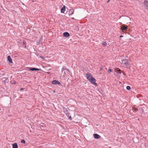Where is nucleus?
Masks as SVG:
<instances>
[{
  "mask_svg": "<svg viewBox=\"0 0 148 148\" xmlns=\"http://www.w3.org/2000/svg\"><path fill=\"white\" fill-rule=\"evenodd\" d=\"M28 69L29 70L32 71H39L40 69H39L35 68H30L29 67Z\"/></svg>",
  "mask_w": 148,
  "mask_h": 148,
  "instance_id": "0eeeda50",
  "label": "nucleus"
},
{
  "mask_svg": "<svg viewBox=\"0 0 148 148\" xmlns=\"http://www.w3.org/2000/svg\"><path fill=\"white\" fill-rule=\"evenodd\" d=\"M40 58H42V59H43V58L41 56H40Z\"/></svg>",
  "mask_w": 148,
  "mask_h": 148,
  "instance_id": "cd10ccee",
  "label": "nucleus"
},
{
  "mask_svg": "<svg viewBox=\"0 0 148 148\" xmlns=\"http://www.w3.org/2000/svg\"><path fill=\"white\" fill-rule=\"evenodd\" d=\"M89 81L92 84H97L95 83L96 80L93 77H91L90 79L89 80Z\"/></svg>",
  "mask_w": 148,
  "mask_h": 148,
  "instance_id": "20e7f679",
  "label": "nucleus"
},
{
  "mask_svg": "<svg viewBox=\"0 0 148 148\" xmlns=\"http://www.w3.org/2000/svg\"><path fill=\"white\" fill-rule=\"evenodd\" d=\"M63 35L64 37H69L70 36L69 34L67 32H64Z\"/></svg>",
  "mask_w": 148,
  "mask_h": 148,
  "instance_id": "1a4fd4ad",
  "label": "nucleus"
},
{
  "mask_svg": "<svg viewBox=\"0 0 148 148\" xmlns=\"http://www.w3.org/2000/svg\"><path fill=\"white\" fill-rule=\"evenodd\" d=\"M66 70L68 72H69V73H70V70H69V69H66Z\"/></svg>",
  "mask_w": 148,
  "mask_h": 148,
  "instance_id": "a878e982",
  "label": "nucleus"
},
{
  "mask_svg": "<svg viewBox=\"0 0 148 148\" xmlns=\"http://www.w3.org/2000/svg\"><path fill=\"white\" fill-rule=\"evenodd\" d=\"M108 72L109 73H110L112 72V70L110 69H109L108 70Z\"/></svg>",
  "mask_w": 148,
  "mask_h": 148,
  "instance_id": "6ab92c4d",
  "label": "nucleus"
},
{
  "mask_svg": "<svg viewBox=\"0 0 148 148\" xmlns=\"http://www.w3.org/2000/svg\"><path fill=\"white\" fill-rule=\"evenodd\" d=\"M23 45H25V47H26V42H25L24 41H23Z\"/></svg>",
  "mask_w": 148,
  "mask_h": 148,
  "instance_id": "5701e85b",
  "label": "nucleus"
},
{
  "mask_svg": "<svg viewBox=\"0 0 148 148\" xmlns=\"http://www.w3.org/2000/svg\"><path fill=\"white\" fill-rule=\"evenodd\" d=\"M93 136L95 139H99L100 138V135L97 134H93Z\"/></svg>",
  "mask_w": 148,
  "mask_h": 148,
  "instance_id": "6e6552de",
  "label": "nucleus"
},
{
  "mask_svg": "<svg viewBox=\"0 0 148 148\" xmlns=\"http://www.w3.org/2000/svg\"><path fill=\"white\" fill-rule=\"evenodd\" d=\"M74 12V10L71 8L69 10V14H73Z\"/></svg>",
  "mask_w": 148,
  "mask_h": 148,
  "instance_id": "9b49d317",
  "label": "nucleus"
},
{
  "mask_svg": "<svg viewBox=\"0 0 148 148\" xmlns=\"http://www.w3.org/2000/svg\"><path fill=\"white\" fill-rule=\"evenodd\" d=\"M122 63L125 65V66H127L129 64L128 60L127 59H123L122 60Z\"/></svg>",
  "mask_w": 148,
  "mask_h": 148,
  "instance_id": "f257e3e1",
  "label": "nucleus"
},
{
  "mask_svg": "<svg viewBox=\"0 0 148 148\" xmlns=\"http://www.w3.org/2000/svg\"><path fill=\"white\" fill-rule=\"evenodd\" d=\"M52 84H58L59 86H62L61 84L58 81L54 80L53 81L51 82Z\"/></svg>",
  "mask_w": 148,
  "mask_h": 148,
  "instance_id": "7ed1b4c3",
  "label": "nucleus"
},
{
  "mask_svg": "<svg viewBox=\"0 0 148 148\" xmlns=\"http://www.w3.org/2000/svg\"><path fill=\"white\" fill-rule=\"evenodd\" d=\"M11 83L13 84H15L16 83V82L14 81H11Z\"/></svg>",
  "mask_w": 148,
  "mask_h": 148,
  "instance_id": "dca6fc26",
  "label": "nucleus"
},
{
  "mask_svg": "<svg viewBox=\"0 0 148 148\" xmlns=\"http://www.w3.org/2000/svg\"><path fill=\"white\" fill-rule=\"evenodd\" d=\"M67 116L68 118L70 120H72V119L71 116L69 115V116Z\"/></svg>",
  "mask_w": 148,
  "mask_h": 148,
  "instance_id": "aec40b11",
  "label": "nucleus"
},
{
  "mask_svg": "<svg viewBox=\"0 0 148 148\" xmlns=\"http://www.w3.org/2000/svg\"><path fill=\"white\" fill-rule=\"evenodd\" d=\"M34 0H29V1H33Z\"/></svg>",
  "mask_w": 148,
  "mask_h": 148,
  "instance_id": "473e14b6",
  "label": "nucleus"
},
{
  "mask_svg": "<svg viewBox=\"0 0 148 148\" xmlns=\"http://www.w3.org/2000/svg\"><path fill=\"white\" fill-rule=\"evenodd\" d=\"M7 81H8V79L7 78H5V80H4V82H7Z\"/></svg>",
  "mask_w": 148,
  "mask_h": 148,
  "instance_id": "b1692460",
  "label": "nucleus"
},
{
  "mask_svg": "<svg viewBox=\"0 0 148 148\" xmlns=\"http://www.w3.org/2000/svg\"><path fill=\"white\" fill-rule=\"evenodd\" d=\"M138 109L137 108H136L134 109V111L135 112H137L138 111Z\"/></svg>",
  "mask_w": 148,
  "mask_h": 148,
  "instance_id": "393cba45",
  "label": "nucleus"
},
{
  "mask_svg": "<svg viewBox=\"0 0 148 148\" xmlns=\"http://www.w3.org/2000/svg\"><path fill=\"white\" fill-rule=\"evenodd\" d=\"M86 75L87 78L89 81L90 79L91 78V77H92L90 73H87L86 74Z\"/></svg>",
  "mask_w": 148,
  "mask_h": 148,
  "instance_id": "423d86ee",
  "label": "nucleus"
},
{
  "mask_svg": "<svg viewBox=\"0 0 148 148\" xmlns=\"http://www.w3.org/2000/svg\"><path fill=\"white\" fill-rule=\"evenodd\" d=\"M102 44L104 46H106L107 45V43L105 42H103L102 43Z\"/></svg>",
  "mask_w": 148,
  "mask_h": 148,
  "instance_id": "f3484780",
  "label": "nucleus"
},
{
  "mask_svg": "<svg viewBox=\"0 0 148 148\" xmlns=\"http://www.w3.org/2000/svg\"><path fill=\"white\" fill-rule=\"evenodd\" d=\"M21 142L22 143H25V141L24 139H23L21 141Z\"/></svg>",
  "mask_w": 148,
  "mask_h": 148,
  "instance_id": "412c9836",
  "label": "nucleus"
},
{
  "mask_svg": "<svg viewBox=\"0 0 148 148\" xmlns=\"http://www.w3.org/2000/svg\"><path fill=\"white\" fill-rule=\"evenodd\" d=\"M118 73H119L120 74H121V71H119V72H118Z\"/></svg>",
  "mask_w": 148,
  "mask_h": 148,
  "instance_id": "c85d7f7f",
  "label": "nucleus"
},
{
  "mask_svg": "<svg viewBox=\"0 0 148 148\" xmlns=\"http://www.w3.org/2000/svg\"><path fill=\"white\" fill-rule=\"evenodd\" d=\"M7 60L10 63H12V60L10 56H8L7 57Z\"/></svg>",
  "mask_w": 148,
  "mask_h": 148,
  "instance_id": "9d476101",
  "label": "nucleus"
},
{
  "mask_svg": "<svg viewBox=\"0 0 148 148\" xmlns=\"http://www.w3.org/2000/svg\"><path fill=\"white\" fill-rule=\"evenodd\" d=\"M12 145L13 148H17L18 147L17 144L16 143H14L12 144Z\"/></svg>",
  "mask_w": 148,
  "mask_h": 148,
  "instance_id": "4468645a",
  "label": "nucleus"
},
{
  "mask_svg": "<svg viewBox=\"0 0 148 148\" xmlns=\"http://www.w3.org/2000/svg\"><path fill=\"white\" fill-rule=\"evenodd\" d=\"M110 1V0H108L107 1V3H108V2H109V1Z\"/></svg>",
  "mask_w": 148,
  "mask_h": 148,
  "instance_id": "2f4dec72",
  "label": "nucleus"
},
{
  "mask_svg": "<svg viewBox=\"0 0 148 148\" xmlns=\"http://www.w3.org/2000/svg\"><path fill=\"white\" fill-rule=\"evenodd\" d=\"M144 3L145 6L148 9V2L147 1H145Z\"/></svg>",
  "mask_w": 148,
  "mask_h": 148,
  "instance_id": "f8f14e48",
  "label": "nucleus"
},
{
  "mask_svg": "<svg viewBox=\"0 0 148 148\" xmlns=\"http://www.w3.org/2000/svg\"><path fill=\"white\" fill-rule=\"evenodd\" d=\"M64 70H66V69H64V67H63L62 69H61V71L62 72H63V71Z\"/></svg>",
  "mask_w": 148,
  "mask_h": 148,
  "instance_id": "4be33fe9",
  "label": "nucleus"
},
{
  "mask_svg": "<svg viewBox=\"0 0 148 148\" xmlns=\"http://www.w3.org/2000/svg\"><path fill=\"white\" fill-rule=\"evenodd\" d=\"M65 9L66 8L65 6H64L61 9V12L62 13H64V12L65 10Z\"/></svg>",
  "mask_w": 148,
  "mask_h": 148,
  "instance_id": "ddd939ff",
  "label": "nucleus"
},
{
  "mask_svg": "<svg viewBox=\"0 0 148 148\" xmlns=\"http://www.w3.org/2000/svg\"><path fill=\"white\" fill-rule=\"evenodd\" d=\"M122 73H123V75H126V74H125V73H124V72H123V71H122Z\"/></svg>",
  "mask_w": 148,
  "mask_h": 148,
  "instance_id": "bb28decb",
  "label": "nucleus"
},
{
  "mask_svg": "<svg viewBox=\"0 0 148 148\" xmlns=\"http://www.w3.org/2000/svg\"><path fill=\"white\" fill-rule=\"evenodd\" d=\"M123 37V36H122V35H121L120 36V38H121V37Z\"/></svg>",
  "mask_w": 148,
  "mask_h": 148,
  "instance_id": "c756f323",
  "label": "nucleus"
},
{
  "mask_svg": "<svg viewBox=\"0 0 148 148\" xmlns=\"http://www.w3.org/2000/svg\"><path fill=\"white\" fill-rule=\"evenodd\" d=\"M121 29L122 32H124L125 31L128 29L127 26L123 25H122V27H121Z\"/></svg>",
  "mask_w": 148,
  "mask_h": 148,
  "instance_id": "39448f33",
  "label": "nucleus"
},
{
  "mask_svg": "<svg viewBox=\"0 0 148 148\" xmlns=\"http://www.w3.org/2000/svg\"><path fill=\"white\" fill-rule=\"evenodd\" d=\"M63 110L67 116H69V114H70L69 113V110L66 108L64 107H63Z\"/></svg>",
  "mask_w": 148,
  "mask_h": 148,
  "instance_id": "f03ea898",
  "label": "nucleus"
},
{
  "mask_svg": "<svg viewBox=\"0 0 148 148\" xmlns=\"http://www.w3.org/2000/svg\"><path fill=\"white\" fill-rule=\"evenodd\" d=\"M115 71L116 72H118L119 71H121V70L118 68H115Z\"/></svg>",
  "mask_w": 148,
  "mask_h": 148,
  "instance_id": "2eb2a0df",
  "label": "nucleus"
},
{
  "mask_svg": "<svg viewBox=\"0 0 148 148\" xmlns=\"http://www.w3.org/2000/svg\"><path fill=\"white\" fill-rule=\"evenodd\" d=\"M64 74H65V75H66V73L64 71Z\"/></svg>",
  "mask_w": 148,
  "mask_h": 148,
  "instance_id": "7c9ffc66",
  "label": "nucleus"
},
{
  "mask_svg": "<svg viewBox=\"0 0 148 148\" xmlns=\"http://www.w3.org/2000/svg\"><path fill=\"white\" fill-rule=\"evenodd\" d=\"M126 89L127 90H130L131 89L130 87V86H128L126 87Z\"/></svg>",
  "mask_w": 148,
  "mask_h": 148,
  "instance_id": "a211bd4d",
  "label": "nucleus"
}]
</instances>
